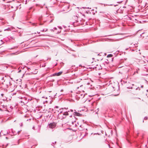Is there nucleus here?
<instances>
[{
	"label": "nucleus",
	"instance_id": "nucleus-1",
	"mask_svg": "<svg viewBox=\"0 0 148 148\" xmlns=\"http://www.w3.org/2000/svg\"><path fill=\"white\" fill-rule=\"evenodd\" d=\"M68 115H69L70 117L72 116V114H70V110H68L66 112L64 111L63 110L60 112L58 115V117L59 119H63L65 118L66 116Z\"/></svg>",
	"mask_w": 148,
	"mask_h": 148
},
{
	"label": "nucleus",
	"instance_id": "nucleus-2",
	"mask_svg": "<svg viewBox=\"0 0 148 148\" xmlns=\"http://www.w3.org/2000/svg\"><path fill=\"white\" fill-rule=\"evenodd\" d=\"M79 18V17L77 16H74L73 17V19L75 20V21L72 22L74 27L79 25L80 24V23H79L78 19Z\"/></svg>",
	"mask_w": 148,
	"mask_h": 148
},
{
	"label": "nucleus",
	"instance_id": "nucleus-3",
	"mask_svg": "<svg viewBox=\"0 0 148 148\" xmlns=\"http://www.w3.org/2000/svg\"><path fill=\"white\" fill-rule=\"evenodd\" d=\"M86 13L87 14L92 15H94L97 12L96 10H94V9L91 10V11L89 10H86Z\"/></svg>",
	"mask_w": 148,
	"mask_h": 148
},
{
	"label": "nucleus",
	"instance_id": "nucleus-4",
	"mask_svg": "<svg viewBox=\"0 0 148 148\" xmlns=\"http://www.w3.org/2000/svg\"><path fill=\"white\" fill-rule=\"evenodd\" d=\"M70 113L71 112V114H72L74 116H80L82 115V114H79V113L77 112H73V111L72 110H70Z\"/></svg>",
	"mask_w": 148,
	"mask_h": 148
},
{
	"label": "nucleus",
	"instance_id": "nucleus-5",
	"mask_svg": "<svg viewBox=\"0 0 148 148\" xmlns=\"http://www.w3.org/2000/svg\"><path fill=\"white\" fill-rule=\"evenodd\" d=\"M93 69L95 68L96 70H99L100 69H101L102 68L100 65H98L96 64L95 66L93 67Z\"/></svg>",
	"mask_w": 148,
	"mask_h": 148
},
{
	"label": "nucleus",
	"instance_id": "nucleus-6",
	"mask_svg": "<svg viewBox=\"0 0 148 148\" xmlns=\"http://www.w3.org/2000/svg\"><path fill=\"white\" fill-rule=\"evenodd\" d=\"M53 110V111H55V112H54L55 113H56V111L59 112L60 111H61L60 110L58 109V107L57 106H55Z\"/></svg>",
	"mask_w": 148,
	"mask_h": 148
},
{
	"label": "nucleus",
	"instance_id": "nucleus-7",
	"mask_svg": "<svg viewBox=\"0 0 148 148\" xmlns=\"http://www.w3.org/2000/svg\"><path fill=\"white\" fill-rule=\"evenodd\" d=\"M56 126V124L55 123H51L49 124V127L53 128H54Z\"/></svg>",
	"mask_w": 148,
	"mask_h": 148
},
{
	"label": "nucleus",
	"instance_id": "nucleus-8",
	"mask_svg": "<svg viewBox=\"0 0 148 148\" xmlns=\"http://www.w3.org/2000/svg\"><path fill=\"white\" fill-rule=\"evenodd\" d=\"M62 73V72H59L58 73H55L53 75V76H59Z\"/></svg>",
	"mask_w": 148,
	"mask_h": 148
},
{
	"label": "nucleus",
	"instance_id": "nucleus-9",
	"mask_svg": "<svg viewBox=\"0 0 148 148\" xmlns=\"http://www.w3.org/2000/svg\"><path fill=\"white\" fill-rule=\"evenodd\" d=\"M8 84H7V86H10L11 87L13 86H12V83H11L10 81V80H8Z\"/></svg>",
	"mask_w": 148,
	"mask_h": 148
},
{
	"label": "nucleus",
	"instance_id": "nucleus-10",
	"mask_svg": "<svg viewBox=\"0 0 148 148\" xmlns=\"http://www.w3.org/2000/svg\"><path fill=\"white\" fill-rule=\"evenodd\" d=\"M2 133L3 135H6L7 134H8V131H7V132L6 133H5L4 134V133H3L2 131H1V132L0 133V136H2V135H1Z\"/></svg>",
	"mask_w": 148,
	"mask_h": 148
},
{
	"label": "nucleus",
	"instance_id": "nucleus-11",
	"mask_svg": "<svg viewBox=\"0 0 148 148\" xmlns=\"http://www.w3.org/2000/svg\"><path fill=\"white\" fill-rule=\"evenodd\" d=\"M136 148H141V145L140 144H138Z\"/></svg>",
	"mask_w": 148,
	"mask_h": 148
},
{
	"label": "nucleus",
	"instance_id": "nucleus-12",
	"mask_svg": "<svg viewBox=\"0 0 148 148\" xmlns=\"http://www.w3.org/2000/svg\"><path fill=\"white\" fill-rule=\"evenodd\" d=\"M2 20L1 19L0 21V25H4L5 24V22L2 21Z\"/></svg>",
	"mask_w": 148,
	"mask_h": 148
},
{
	"label": "nucleus",
	"instance_id": "nucleus-13",
	"mask_svg": "<svg viewBox=\"0 0 148 148\" xmlns=\"http://www.w3.org/2000/svg\"><path fill=\"white\" fill-rule=\"evenodd\" d=\"M119 51H117L114 54V55H115V56H116V55L119 53Z\"/></svg>",
	"mask_w": 148,
	"mask_h": 148
},
{
	"label": "nucleus",
	"instance_id": "nucleus-14",
	"mask_svg": "<svg viewBox=\"0 0 148 148\" xmlns=\"http://www.w3.org/2000/svg\"><path fill=\"white\" fill-rule=\"evenodd\" d=\"M100 54V53L97 54V53H94V55L95 56H101Z\"/></svg>",
	"mask_w": 148,
	"mask_h": 148
},
{
	"label": "nucleus",
	"instance_id": "nucleus-15",
	"mask_svg": "<svg viewBox=\"0 0 148 148\" xmlns=\"http://www.w3.org/2000/svg\"><path fill=\"white\" fill-rule=\"evenodd\" d=\"M116 1L115 2H116L117 3H119L121 2V1H120V0H115Z\"/></svg>",
	"mask_w": 148,
	"mask_h": 148
},
{
	"label": "nucleus",
	"instance_id": "nucleus-16",
	"mask_svg": "<svg viewBox=\"0 0 148 148\" xmlns=\"http://www.w3.org/2000/svg\"><path fill=\"white\" fill-rule=\"evenodd\" d=\"M37 72H38L37 70L36 69H35V71L32 73L33 74H36L37 73Z\"/></svg>",
	"mask_w": 148,
	"mask_h": 148
},
{
	"label": "nucleus",
	"instance_id": "nucleus-17",
	"mask_svg": "<svg viewBox=\"0 0 148 148\" xmlns=\"http://www.w3.org/2000/svg\"><path fill=\"white\" fill-rule=\"evenodd\" d=\"M112 56V54H109L107 56V57H111Z\"/></svg>",
	"mask_w": 148,
	"mask_h": 148
},
{
	"label": "nucleus",
	"instance_id": "nucleus-18",
	"mask_svg": "<svg viewBox=\"0 0 148 148\" xmlns=\"http://www.w3.org/2000/svg\"><path fill=\"white\" fill-rule=\"evenodd\" d=\"M57 29V28L56 27H54L53 28V29H51V31H54L55 30H56Z\"/></svg>",
	"mask_w": 148,
	"mask_h": 148
},
{
	"label": "nucleus",
	"instance_id": "nucleus-19",
	"mask_svg": "<svg viewBox=\"0 0 148 148\" xmlns=\"http://www.w3.org/2000/svg\"><path fill=\"white\" fill-rule=\"evenodd\" d=\"M7 30H11V29H10V28L8 27V28H7V29H5L4 30V31H7Z\"/></svg>",
	"mask_w": 148,
	"mask_h": 148
},
{
	"label": "nucleus",
	"instance_id": "nucleus-20",
	"mask_svg": "<svg viewBox=\"0 0 148 148\" xmlns=\"http://www.w3.org/2000/svg\"><path fill=\"white\" fill-rule=\"evenodd\" d=\"M32 25H33V26H37V25L35 23H32Z\"/></svg>",
	"mask_w": 148,
	"mask_h": 148
},
{
	"label": "nucleus",
	"instance_id": "nucleus-21",
	"mask_svg": "<svg viewBox=\"0 0 148 148\" xmlns=\"http://www.w3.org/2000/svg\"><path fill=\"white\" fill-rule=\"evenodd\" d=\"M18 73L20 72L21 71V69H20V67L18 68Z\"/></svg>",
	"mask_w": 148,
	"mask_h": 148
},
{
	"label": "nucleus",
	"instance_id": "nucleus-22",
	"mask_svg": "<svg viewBox=\"0 0 148 148\" xmlns=\"http://www.w3.org/2000/svg\"><path fill=\"white\" fill-rule=\"evenodd\" d=\"M147 119H148V118L147 117V116H145L144 117V120H147Z\"/></svg>",
	"mask_w": 148,
	"mask_h": 148
},
{
	"label": "nucleus",
	"instance_id": "nucleus-23",
	"mask_svg": "<svg viewBox=\"0 0 148 148\" xmlns=\"http://www.w3.org/2000/svg\"><path fill=\"white\" fill-rule=\"evenodd\" d=\"M12 133H13V134L14 135H15L16 134V133H14V132L13 130H12Z\"/></svg>",
	"mask_w": 148,
	"mask_h": 148
},
{
	"label": "nucleus",
	"instance_id": "nucleus-24",
	"mask_svg": "<svg viewBox=\"0 0 148 148\" xmlns=\"http://www.w3.org/2000/svg\"><path fill=\"white\" fill-rule=\"evenodd\" d=\"M138 89L139 90H140V88H139V87H137V88H136V90H138Z\"/></svg>",
	"mask_w": 148,
	"mask_h": 148
},
{
	"label": "nucleus",
	"instance_id": "nucleus-25",
	"mask_svg": "<svg viewBox=\"0 0 148 148\" xmlns=\"http://www.w3.org/2000/svg\"><path fill=\"white\" fill-rule=\"evenodd\" d=\"M72 56H74V57H75L76 56V55H75V54H72Z\"/></svg>",
	"mask_w": 148,
	"mask_h": 148
},
{
	"label": "nucleus",
	"instance_id": "nucleus-26",
	"mask_svg": "<svg viewBox=\"0 0 148 148\" xmlns=\"http://www.w3.org/2000/svg\"><path fill=\"white\" fill-rule=\"evenodd\" d=\"M56 143V141H55L54 143L53 142L52 143L51 145H53V144H55Z\"/></svg>",
	"mask_w": 148,
	"mask_h": 148
},
{
	"label": "nucleus",
	"instance_id": "nucleus-27",
	"mask_svg": "<svg viewBox=\"0 0 148 148\" xmlns=\"http://www.w3.org/2000/svg\"><path fill=\"white\" fill-rule=\"evenodd\" d=\"M88 134L87 133H86L85 134V135H84V136H86V135H88Z\"/></svg>",
	"mask_w": 148,
	"mask_h": 148
},
{
	"label": "nucleus",
	"instance_id": "nucleus-28",
	"mask_svg": "<svg viewBox=\"0 0 148 148\" xmlns=\"http://www.w3.org/2000/svg\"><path fill=\"white\" fill-rule=\"evenodd\" d=\"M45 64L44 65H42V67H45Z\"/></svg>",
	"mask_w": 148,
	"mask_h": 148
},
{
	"label": "nucleus",
	"instance_id": "nucleus-29",
	"mask_svg": "<svg viewBox=\"0 0 148 148\" xmlns=\"http://www.w3.org/2000/svg\"><path fill=\"white\" fill-rule=\"evenodd\" d=\"M32 129H33L34 130H35V126H33V127Z\"/></svg>",
	"mask_w": 148,
	"mask_h": 148
},
{
	"label": "nucleus",
	"instance_id": "nucleus-30",
	"mask_svg": "<svg viewBox=\"0 0 148 148\" xmlns=\"http://www.w3.org/2000/svg\"><path fill=\"white\" fill-rule=\"evenodd\" d=\"M45 29H42V30H41L40 31L41 32H43L44 31H45Z\"/></svg>",
	"mask_w": 148,
	"mask_h": 148
},
{
	"label": "nucleus",
	"instance_id": "nucleus-31",
	"mask_svg": "<svg viewBox=\"0 0 148 148\" xmlns=\"http://www.w3.org/2000/svg\"><path fill=\"white\" fill-rule=\"evenodd\" d=\"M3 106L4 108H5V107H7L6 106H5L3 105Z\"/></svg>",
	"mask_w": 148,
	"mask_h": 148
},
{
	"label": "nucleus",
	"instance_id": "nucleus-32",
	"mask_svg": "<svg viewBox=\"0 0 148 148\" xmlns=\"http://www.w3.org/2000/svg\"><path fill=\"white\" fill-rule=\"evenodd\" d=\"M1 95L3 97V96L4 95V94L3 93H2L1 94Z\"/></svg>",
	"mask_w": 148,
	"mask_h": 148
},
{
	"label": "nucleus",
	"instance_id": "nucleus-33",
	"mask_svg": "<svg viewBox=\"0 0 148 148\" xmlns=\"http://www.w3.org/2000/svg\"><path fill=\"white\" fill-rule=\"evenodd\" d=\"M114 5V6H116V5H118V4H114V5Z\"/></svg>",
	"mask_w": 148,
	"mask_h": 148
},
{
	"label": "nucleus",
	"instance_id": "nucleus-34",
	"mask_svg": "<svg viewBox=\"0 0 148 148\" xmlns=\"http://www.w3.org/2000/svg\"><path fill=\"white\" fill-rule=\"evenodd\" d=\"M47 31V29H45V32Z\"/></svg>",
	"mask_w": 148,
	"mask_h": 148
},
{
	"label": "nucleus",
	"instance_id": "nucleus-35",
	"mask_svg": "<svg viewBox=\"0 0 148 148\" xmlns=\"http://www.w3.org/2000/svg\"><path fill=\"white\" fill-rule=\"evenodd\" d=\"M53 19H52V20H51V21H50V23H51V22H52V21H53Z\"/></svg>",
	"mask_w": 148,
	"mask_h": 148
},
{
	"label": "nucleus",
	"instance_id": "nucleus-36",
	"mask_svg": "<svg viewBox=\"0 0 148 148\" xmlns=\"http://www.w3.org/2000/svg\"><path fill=\"white\" fill-rule=\"evenodd\" d=\"M38 127H39V130H40V126L39 125H38Z\"/></svg>",
	"mask_w": 148,
	"mask_h": 148
},
{
	"label": "nucleus",
	"instance_id": "nucleus-37",
	"mask_svg": "<svg viewBox=\"0 0 148 148\" xmlns=\"http://www.w3.org/2000/svg\"><path fill=\"white\" fill-rule=\"evenodd\" d=\"M143 85H142V86H141V88H143Z\"/></svg>",
	"mask_w": 148,
	"mask_h": 148
},
{
	"label": "nucleus",
	"instance_id": "nucleus-38",
	"mask_svg": "<svg viewBox=\"0 0 148 148\" xmlns=\"http://www.w3.org/2000/svg\"><path fill=\"white\" fill-rule=\"evenodd\" d=\"M69 141H68V140H66V142H69Z\"/></svg>",
	"mask_w": 148,
	"mask_h": 148
},
{
	"label": "nucleus",
	"instance_id": "nucleus-39",
	"mask_svg": "<svg viewBox=\"0 0 148 148\" xmlns=\"http://www.w3.org/2000/svg\"><path fill=\"white\" fill-rule=\"evenodd\" d=\"M145 147H146V148H148V147H147V145H145Z\"/></svg>",
	"mask_w": 148,
	"mask_h": 148
},
{
	"label": "nucleus",
	"instance_id": "nucleus-40",
	"mask_svg": "<svg viewBox=\"0 0 148 148\" xmlns=\"http://www.w3.org/2000/svg\"><path fill=\"white\" fill-rule=\"evenodd\" d=\"M63 26L64 27V28H65L66 27V26L64 25H63Z\"/></svg>",
	"mask_w": 148,
	"mask_h": 148
},
{
	"label": "nucleus",
	"instance_id": "nucleus-41",
	"mask_svg": "<svg viewBox=\"0 0 148 148\" xmlns=\"http://www.w3.org/2000/svg\"><path fill=\"white\" fill-rule=\"evenodd\" d=\"M95 134H97L99 135V134L98 133H97Z\"/></svg>",
	"mask_w": 148,
	"mask_h": 148
},
{
	"label": "nucleus",
	"instance_id": "nucleus-42",
	"mask_svg": "<svg viewBox=\"0 0 148 148\" xmlns=\"http://www.w3.org/2000/svg\"><path fill=\"white\" fill-rule=\"evenodd\" d=\"M43 24H42V23H40L39 24V25H42Z\"/></svg>",
	"mask_w": 148,
	"mask_h": 148
},
{
	"label": "nucleus",
	"instance_id": "nucleus-43",
	"mask_svg": "<svg viewBox=\"0 0 148 148\" xmlns=\"http://www.w3.org/2000/svg\"><path fill=\"white\" fill-rule=\"evenodd\" d=\"M75 126H78V125H77L76 124H75Z\"/></svg>",
	"mask_w": 148,
	"mask_h": 148
},
{
	"label": "nucleus",
	"instance_id": "nucleus-44",
	"mask_svg": "<svg viewBox=\"0 0 148 148\" xmlns=\"http://www.w3.org/2000/svg\"><path fill=\"white\" fill-rule=\"evenodd\" d=\"M69 8V6H67V7H66V8Z\"/></svg>",
	"mask_w": 148,
	"mask_h": 148
},
{
	"label": "nucleus",
	"instance_id": "nucleus-45",
	"mask_svg": "<svg viewBox=\"0 0 148 148\" xmlns=\"http://www.w3.org/2000/svg\"><path fill=\"white\" fill-rule=\"evenodd\" d=\"M79 66H81V67H82V65H81V64L79 65Z\"/></svg>",
	"mask_w": 148,
	"mask_h": 148
},
{
	"label": "nucleus",
	"instance_id": "nucleus-46",
	"mask_svg": "<svg viewBox=\"0 0 148 148\" xmlns=\"http://www.w3.org/2000/svg\"><path fill=\"white\" fill-rule=\"evenodd\" d=\"M87 8L88 9H91V8Z\"/></svg>",
	"mask_w": 148,
	"mask_h": 148
},
{
	"label": "nucleus",
	"instance_id": "nucleus-47",
	"mask_svg": "<svg viewBox=\"0 0 148 148\" xmlns=\"http://www.w3.org/2000/svg\"><path fill=\"white\" fill-rule=\"evenodd\" d=\"M37 32L38 34H40V32Z\"/></svg>",
	"mask_w": 148,
	"mask_h": 148
},
{
	"label": "nucleus",
	"instance_id": "nucleus-48",
	"mask_svg": "<svg viewBox=\"0 0 148 148\" xmlns=\"http://www.w3.org/2000/svg\"><path fill=\"white\" fill-rule=\"evenodd\" d=\"M63 91V90L62 89L61 90V91Z\"/></svg>",
	"mask_w": 148,
	"mask_h": 148
},
{
	"label": "nucleus",
	"instance_id": "nucleus-49",
	"mask_svg": "<svg viewBox=\"0 0 148 148\" xmlns=\"http://www.w3.org/2000/svg\"><path fill=\"white\" fill-rule=\"evenodd\" d=\"M0 111H2V109H1L0 108Z\"/></svg>",
	"mask_w": 148,
	"mask_h": 148
},
{
	"label": "nucleus",
	"instance_id": "nucleus-50",
	"mask_svg": "<svg viewBox=\"0 0 148 148\" xmlns=\"http://www.w3.org/2000/svg\"><path fill=\"white\" fill-rule=\"evenodd\" d=\"M41 18H39V20H41Z\"/></svg>",
	"mask_w": 148,
	"mask_h": 148
},
{
	"label": "nucleus",
	"instance_id": "nucleus-51",
	"mask_svg": "<svg viewBox=\"0 0 148 148\" xmlns=\"http://www.w3.org/2000/svg\"><path fill=\"white\" fill-rule=\"evenodd\" d=\"M92 59L93 60L95 59V58H92Z\"/></svg>",
	"mask_w": 148,
	"mask_h": 148
},
{
	"label": "nucleus",
	"instance_id": "nucleus-52",
	"mask_svg": "<svg viewBox=\"0 0 148 148\" xmlns=\"http://www.w3.org/2000/svg\"><path fill=\"white\" fill-rule=\"evenodd\" d=\"M82 126V125H79V127H81Z\"/></svg>",
	"mask_w": 148,
	"mask_h": 148
},
{
	"label": "nucleus",
	"instance_id": "nucleus-53",
	"mask_svg": "<svg viewBox=\"0 0 148 148\" xmlns=\"http://www.w3.org/2000/svg\"><path fill=\"white\" fill-rule=\"evenodd\" d=\"M69 11H66V12H69Z\"/></svg>",
	"mask_w": 148,
	"mask_h": 148
},
{
	"label": "nucleus",
	"instance_id": "nucleus-54",
	"mask_svg": "<svg viewBox=\"0 0 148 148\" xmlns=\"http://www.w3.org/2000/svg\"><path fill=\"white\" fill-rule=\"evenodd\" d=\"M146 91H147V92H148V89H147V90H146Z\"/></svg>",
	"mask_w": 148,
	"mask_h": 148
},
{
	"label": "nucleus",
	"instance_id": "nucleus-55",
	"mask_svg": "<svg viewBox=\"0 0 148 148\" xmlns=\"http://www.w3.org/2000/svg\"><path fill=\"white\" fill-rule=\"evenodd\" d=\"M84 95H83V97H84Z\"/></svg>",
	"mask_w": 148,
	"mask_h": 148
},
{
	"label": "nucleus",
	"instance_id": "nucleus-56",
	"mask_svg": "<svg viewBox=\"0 0 148 148\" xmlns=\"http://www.w3.org/2000/svg\"><path fill=\"white\" fill-rule=\"evenodd\" d=\"M82 80V79H79V81H78V82H79V80Z\"/></svg>",
	"mask_w": 148,
	"mask_h": 148
},
{
	"label": "nucleus",
	"instance_id": "nucleus-57",
	"mask_svg": "<svg viewBox=\"0 0 148 148\" xmlns=\"http://www.w3.org/2000/svg\"><path fill=\"white\" fill-rule=\"evenodd\" d=\"M60 28V29H61V27H59Z\"/></svg>",
	"mask_w": 148,
	"mask_h": 148
},
{
	"label": "nucleus",
	"instance_id": "nucleus-58",
	"mask_svg": "<svg viewBox=\"0 0 148 148\" xmlns=\"http://www.w3.org/2000/svg\"><path fill=\"white\" fill-rule=\"evenodd\" d=\"M113 58H112V61H113Z\"/></svg>",
	"mask_w": 148,
	"mask_h": 148
},
{
	"label": "nucleus",
	"instance_id": "nucleus-59",
	"mask_svg": "<svg viewBox=\"0 0 148 148\" xmlns=\"http://www.w3.org/2000/svg\"><path fill=\"white\" fill-rule=\"evenodd\" d=\"M127 58H126V59H125V60H127Z\"/></svg>",
	"mask_w": 148,
	"mask_h": 148
},
{
	"label": "nucleus",
	"instance_id": "nucleus-60",
	"mask_svg": "<svg viewBox=\"0 0 148 148\" xmlns=\"http://www.w3.org/2000/svg\"><path fill=\"white\" fill-rule=\"evenodd\" d=\"M80 130H83V129H80Z\"/></svg>",
	"mask_w": 148,
	"mask_h": 148
},
{
	"label": "nucleus",
	"instance_id": "nucleus-61",
	"mask_svg": "<svg viewBox=\"0 0 148 148\" xmlns=\"http://www.w3.org/2000/svg\"><path fill=\"white\" fill-rule=\"evenodd\" d=\"M20 131H18V133L19 132H20Z\"/></svg>",
	"mask_w": 148,
	"mask_h": 148
},
{
	"label": "nucleus",
	"instance_id": "nucleus-62",
	"mask_svg": "<svg viewBox=\"0 0 148 148\" xmlns=\"http://www.w3.org/2000/svg\"><path fill=\"white\" fill-rule=\"evenodd\" d=\"M51 17V16H50V17H49H49H50H50Z\"/></svg>",
	"mask_w": 148,
	"mask_h": 148
},
{
	"label": "nucleus",
	"instance_id": "nucleus-63",
	"mask_svg": "<svg viewBox=\"0 0 148 148\" xmlns=\"http://www.w3.org/2000/svg\"><path fill=\"white\" fill-rule=\"evenodd\" d=\"M144 122V120H143V122Z\"/></svg>",
	"mask_w": 148,
	"mask_h": 148
},
{
	"label": "nucleus",
	"instance_id": "nucleus-64",
	"mask_svg": "<svg viewBox=\"0 0 148 148\" xmlns=\"http://www.w3.org/2000/svg\"><path fill=\"white\" fill-rule=\"evenodd\" d=\"M72 123H73V124H74V123H73V122H72Z\"/></svg>",
	"mask_w": 148,
	"mask_h": 148
}]
</instances>
